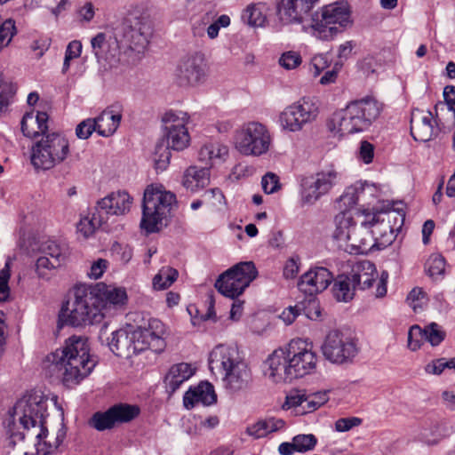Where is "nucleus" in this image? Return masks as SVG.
<instances>
[{
	"label": "nucleus",
	"mask_w": 455,
	"mask_h": 455,
	"mask_svg": "<svg viewBox=\"0 0 455 455\" xmlns=\"http://www.w3.org/2000/svg\"><path fill=\"white\" fill-rule=\"evenodd\" d=\"M204 199L216 211L221 212L226 208V198L220 188H212L205 191Z\"/></svg>",
	"instance_id": "obj_46"
},
{
	"label": "nucleus",
	"mask_w": 455,
	"mask_h": 455,
	"mask_svg": "<svg viewBox=\"0 0 455 455\" xmlns=\"http://www.w3.org/2000/svg\"><path fill=\"white\" fill-rule=\"evenodd\" d=\"M359 199V190L356 187H348L343 195L339 197L340 206H344L346 210L355 206Z\"/></svg>",
	"instance_id": "obj_50"
},
{
	"label": "nucleus",
	"mask_w": 455,
	"mask_h": 455,
	"mask_svg": "<svg viewBox=\"0 0 455 455\" xmlns=\"http://www.w3.org/2000/svg\"><path fill=\"white\" fill-rule=\"evenodd\" d=\"M352 24L351 11L347 3L337 2L323 6L320 12L312 15L310 27L315 37L330 41Z\"/></svg>",
	"instance_id": "obj_9"
},
{
	"label": "nucleus",
	"mask_w": 455,
	"mask_h": 455,
	"mask_svg": "<svg viewBox=\"0 0 455 455\" xmlns=\"http://www.w3.org/2000/svg\"><path fill=\"white\" fill-rule=\"evenodd\" d=\"M62 264H56L53 259L43 255L39 257L36 263V269L39 276L44 277L46 270H51L60 267Z\"/></svg>",
	"instance_id": "obj_57"
},
{
	"label": "nucleus",
	"mask_w": 455,
	"mask_h": 455,
	"mask_svg": "<svg viewBox=\"0 0 455 455\" xmlns=\"http://www.w3.org/2000/svg\"><path fill=\"white\" fill-rule=\"evenodd\" d=\"M69 152L68 140L58 132L46 133L32 147L31 164L36 169L50 170L63 162Z\"/></svg>",
	"instance_id": "obj_11"
},
{
	"label": "nucleus",
	"mask_w": 455,
	"mask_h": 455,
	"mask_svg": "<svg viewBox=\"0 0 455 455\" xmlns=\"http://www.w3.org/2000/svg\"><path fill=\"white\" fill-rule=\"evenodd\" d=\"M267 7L263 3L249 4L243 12L242 20L251 27H263L267 21Z\"/></svg>",
	"instance_id": "obj_39"
},
{
	"label": "nucleus",
	"mask_w": 455,
	"mask_h": 455,
	"mask_svg": "<svg viewBox=\"0 0 455 455\" xmlns=\"http://www.w3.org/2000/svg\"><path fill=\"white\" fill-rule=\"evenodd\" d=\"M321 350L327 361L342 365L354 361L359 352V347L356 340L350 335L333 330L326 335Z\"/></svg>",
	"instance_id": "obj_13"
},
{
	"label": "nucleus",
	"mask_w": 455,
	"mask_h": 455,
	"mask_svg": "<svg viewBox=\"0 0 455 455\" xmlns=\"http://www.w3.org/2000/svg\"><path fill=\"white\" fill-rule=\"evenodd\" d=\"M182 183L187 189L192 192H196L205 188L210 183L209 168L203 167L198 169L196 166H190L185 172Z\"/></svg>",
	"instance_id": "obj_35"
},
{
	"label": "nucleus",
	"mask_w": 455,
	"mask_h": 455,
	"mask_svg": "<svg viewBox=\"0 0 455 455\" xmlns=\"http://www.w3.org/2000/svg\"><path fill=\"white\" fill-rule=\"evenodd\" d=\"M332 279L333 275L329 269L314 267L299 277L298 288L305 294L312 296L327 289Z\"/></svg>",
	"instance_id": "obj_24"
},
{
	"label": "nucleus",
	"mask_w": 455,
	"mask_h": 455,
	"mask_svg": "<svg viewBox=\"0 0 455 455\" xmlns=\"http://www.w3.org/2000/svg\"><path fill=\"white\" fill-rule=\"evenodd\" d=\"M10 265L6 262L4 267L0 270V301H7L10 297L8 282L10 279Z\"/></svg>",
	"instance_id": "obj_49"
},
{
	"label": "nucleus",
	"mask_w": 455,
	"mask_h": 455,
	"mask_svg": "<svg viewBox=\"0 0 455 455\" xmlns=\"http://www.w3.org/2000/svg\"><path fill=\"white\" fill-rule=\"evenodd\" d=\"M283 426L284 421L283 419L268 418L248 427L247 433L255 438H262L272 432L283 428Z\"/></svg>",
	"instance_id": "obj_41"
},
{
	"label": "nucleus",
	"mask_w": 455,
	"mask_h": 455,
	"mask_svg": "<svg viewBox=\"0 0 455 455\" xmlns=\"http://www.w3.org/2000/svg\"><path fill=\"white\" fill-rule=\"evenodd\" d=\"M300 259L298 256L291 257L285 262L283 275L286 279H293L299 271Z\"/></svg>",
	"instance_id": "obj_58"
},
{
	"label": "nucleus",
	"mask_w": 455,
	"mask_h": 455,
	"mask_svg": "<svg viewBox=\"0 0 455 455\" xmlns=\"http://www.w3.org/2000/svg\"><path fill=\"white\" fill-rule=\"evenodd\" d=\"M47 399L40 392H31L19 399L4 421L9 445L13 447L18 441H27L35 451L26 455H47L61 444L65 432L60 429L55 436H49L44 426Z\"/></svg>",
	"instance_id": "obj_1"
},
{
	"label": "nucleus",
	"mask_w": 455,
	"mask_h": 455,
	"mask_svg": "<svg viewBox=\"0 0 455 455\" xmlns=\"http://www.w3.org/2000/svg\"><path fill=\"white\" fill-rule=\"evenodd\" d=\"M132 198L125 191L113 192L97 203L98 210L108 221L109 215H123L130 211Z\"/></svg>",
	"instance_id": "obj_25"
},
{
	"label": "nucleus",
	"mask_w": 455,
	"mask_h": 455,
	"mask_svg": "<svg viewBox=\"0 0 455 455\" xmlns=\"http://www.w3.org/2000/svg\"><path fill=\"white\" fill-rule=\"evenodd\" d=\"M318 115V107L310 98H302L287 107L280 116V123L290 132L300 131L303 126L313 122Z\"/></svg>",
	"instance_id": "obj_19"
},
{
	"label": "nucleus",
	"mask_w": 455,
	"mask_h": 455,
	"mask_svg": "<svg viewBox=\"0 0 455 455\" xmlns=\"http://www.w3.org/2000/svg\"><path fill=\"white\" fill-rule=\"evenodd\" d=\"M336 228L333 232V238L338 242L339 246L347 251L353 229L356 223L347 211H342L335 217Z\"/></svg>",
	"instance_id": "obj_29"
},
{
	"label": "nucleus",
	"mask_w": 455,
	"mask_h": 455,
	"mask_svg": "<svg viewBox=\"0 0 455 455\" xmlns=\"http://www.w3.org/2000/svg\"><path fill=\"white\" fill-rule=\"evenodd\" d=\"M318 0H279L276 15L284 25L303 24L311 16V11Z\"/></svg>",
	"instance_id": "obj_20"
},
{
	"label": "nucleus",
	"mask_w": 455,
	"mask_h": 455,
	"mask_svg": "<svg viewBox=\"0 0 455 455\" xmlns=\"http://www.w3.org/2000/svg\"><path fill=\"white\" fill-rule=\"evenodd\" d=\"M350 275L356 287L364 290L372 286L376 282L375 276L378 275L373 263L363 260L353 265Z\"/></svg>",
	"instance_id": "obj_31"
},
{
	"label": "nucleus",
	"mask_w": 455,
	"mask_h": 455,
	"mask_svg": "<svg viewBox=\"0 0 455 455\" xmlns=\"http://www.w3.org/2000/svg\"><path fill=\"white\" fill-rule=\"evenodd\" d=\"M235 143L242 155L259 156L268 151L271 136L265 125L251 122L237 132Z\"/></svg>",
	"instance_id": "obj_15"
},
{
	"label": "nucleus",
	"mask_w": 455,
	"mask_h": 455,
	"mask_svg": "<svg viewBox=\"0 0 455 455\" xmlns=\"http://www.w3.org/2000/svg\"><path fill=\"white\" fill-rule=\"evenodd\" d=\"M425 334V340L429 342L432 346H438L446 336V332L442 326L436 323H431L423 328Z\"/></svg>",
	"instance_id": "obj_45"
},
{
	"label": "nucleus",
	"mask_w": 455,
	"mask_h": 455,
	"mask_svg": "<svg viewBox=\"0 0 455 455\" xmlns=\"http://www.w3.org/2000/svg\"><path fill=\"white\" fill-rule=\"evenodd\" d=\"M106 222L105 216L95 207L93 212L80 220L77 224V231L82 234L84 238H88L94 234L96 229Z\"/></svg>",
	"instance_id": "obj_38"
},
{
	"label": "nucleus",
	"mask_w": 455,
	"mask_h": 455,
	"mask_svg": "<svg viewBox=\"0 0 455 455\" xmlns=\"http://www.w3.org/2000/svg\"><path fill=\"white\" fill-rule=\"evenodd\" d=\"M425 340L424 331L419 325H413L408 331V347L416 351L421 347V342Z\"/></svg>",
	"instance_id": "obj_48"
},
{
	"label": "nucleus",
	"mask_w": 455,
	"mask_h": 455,
	"mask_svg": "<svg viewBox=\"0 0 455 455\" xmlns=\"http://www.w3.org/2000/svg\"><path fill=\"white\" fill-rule=\"evenodd\" d=\"M52 371H56L61 377L62 383L68 387L78 385L88 377L96 361L90 355L88 339L73 335L66 339L61 348L48 355Z\"/></svg>",
	"instance_id": "obj_3"
},
{
	"label": "nucleus",
	"mask_w": 455,
	"mask_h": 455,
	"mask_svg": "<svg viewBox=\"0 0 455 455\" xmlns=\"http://www.w3.org/2000/svg\"><path fill=\"white\" fill-rule=\"evenodd\" d=\"M60 316L75 327L99 323L105 318L92 285L76 288L74 300L62 307Z\"/></svg>",
	"instance_id": "obj_10"
},
{
	"label": "nucleus",
	"mask_w": 455,
	"mask_h": 455,
	"mask_svg": "<svg viewBox=\"0 0 455 455\" xmlns=\"http://www.w3.org/2000/svg\"><path fill=\"white\" fill-rule=\"evenodd\" d=\"M93 132H97V124L93 118L82 121L76 129V134L79 139H88Z\"/></svg>",
	"instance_id": "obj_51"
},
{
	"label": "nucleus",
	"mask_w": 455,
	"mask_h": 455,
	"mask_svg": "<svg viewBox=\"0 0 455 455\" xmlns=\"http://www.w3.org/2000/svg\"><path fill=\"white\" fill-rule=\"evenodd\" d=\"M355 289L350 275H339L334 280L332 293L338 301L347 302L354 298Z\"/></svg>",
	"instance_id": "obj_37"
},
{
	"label": "nucleus",
	"mask_w": 455,
	"mask_h": 455,
	"mask_svg": "<svg viewBox=\"0 0 455 455\" xmlns=\"http://www.w3.org/2000/svg\"><path fill=\"white\" fill-rule=\"evenodd\" d=\"M258 271L252 261H243L222 273L215 283V288L225 297L240 296L257 277Z\"/></svg>",
	"instance_id": "obj_12"
},
{
	"label": "nucleus",
	"mask_w": 455,
	"mask_h": 455,
	"mask_svg": "<svg viewBox=\"0 0 455 455\" xmlns=\"http://www.w3.org/2000/svg\"><path fill=\"white\" fill-rule=\"evenodd\" d=\"M228 148L220 142H209L204 144L199 151V160L206 165L212 166L221 163L228 156Z\"/></svg>",
	"instance_id": "obj_36"
},
{
	"label": "nucleus",
	"mask_w": 455,
	"mask_h": 455,
	"mask_svg": "<svg viewBox=\"0 0 455 455\" xmlns=\"http://www.w3.org/2000/svg\"><path fill=\"white\" fill-rule=\"evenodd\" d=\"M374 156V147L370 142L363 140L360 144L359 157L364 164L372 162Z\"/></svg>",
	"instance_id": "obj_59"
},
{
	"label": "nucleus",
	"mask_w": 455,
	"mask_h": 455,
	"mask_svg": "<svg viewBox=\"0 0 455 455\" xmlns=\"http://www.w3.org/2000/svg\"><path fill=\"white\" fill-rule=\"evenodd\" d=\"M176 204V196L162 185H149L144 191L140 228L148 234L166 226Z\"/></svg>",
	"instance_id": "obj_6"
},
{
	"label": "nucleus",
	"mask_w": 455,
	"mask_h": 455,
	"mask_svg": "<svg viewBox=\"0 0 455 455\" xmlns=\"http://www.w3.org/2000/svg\"><path fill=\"white\" fill-rule=\"evenodd\" d=\"M317 443L316 437L312 434L297 435L291 443H282L278 447L281 455H292L297 452H307L315 449Z\"/></svg>",
	"instance_id": "obj_33"
},
{
	"label": "nucleus",
	"mask_w": 455,
	"mask_h": 455,
	"mask_svg": "<svg viewBox=\"0 0 455 455\" xmlns=\"http://www.w3.org/2000/svg\"><path fill=\"white\" fill-rule=\"evenodd\" d=\"M93 119L97 124V133L102 137H109L113 135L119 127L122 115L108 108Z\"/></svg>",
	"instance_id": "obj_34"
},
{
	"label": "nucleus",
	"mask_w": 455,
	"mask_h": 455,
	"mask_svg": "<svg viewBox=\"0 0 455 455\" xmlns=\"http://www.w3.org/2000/svg\"><path fill=\"white\" fill-rule=\"evenodd\" d=\"M395 212H389L388 222ZM394 239L393 228L389 223H379L375 215H367V220L361 221L360 225L353 229L351 241L347 252L354 254H366L374 249L379 250L390 244Z\"/></svg>",
	"instance_id": "obj_8"
},
{
	"label": "nucleus",
	"mask_w": 455,
	"mask_h": 455,
	"mask_svg": "<svg viewBox=\"0 0 455 455\" xmlns=\"http://www.w3.org/2000/svg\"><path fill=\"white\" fill-rule=\"evenodd\" d=\"M108 264V260L99 259L98 260L92 263L90 272L88 274L89 276L93 279L100 278L105 270L107 269Z\"/></svg>",
	"instance_id": "obj_62"
},
{
	"label": "nucleus",
	"mask_w": 455,
	"mask_h": 455,
	"mask_svg": "<svg viewBox=\"0 0 455 455\" xmlns=\"http://www.w3.org/2000/svg\"><path fill=\"white\" fill-rule=\"evenodd\" d=\"M108 347L116 355L124 358H130L141 352L132 326L113 331Z\"/></svg>",
	"instance_id": "obj_23"
},
{
	"label": "nucleus",
	"mask_w": 455,
	"mask_h": 455,
	"mask_svg": "<svg viewBox=\"0 0 455 455\" xmlns=\"http://www.w3.org/2000/svg\"><path fill=\"white\" fill-rule=\"evenodd\" d=\"M178 271L171 267H164L155 275L153 286L156 290H164L170 287L178 277Z\"/></svg>",
	"instance_id": "obj_42"
},
{
	"label": "nucleus",
	"mask_w": 455,
	"mask_h": 455,
	"mask_svg": "<svg viewBox=\"0 0 455 455\" xmlns=\"http://www.w3.org/2000/svg\"><path fill=\"white\" fill-rule=\"evenodd\" d=\"M382 104L372 97L351 101L346 108L335 112L327 123L334 136L362 132L379 117Z\"/></svg>",
	"instance_id": "obj_4"
},
{
	"label": "nucleus",
	"mask_w": 455,
	"mask_h": 455,
	"mask_svg": "<svg viewBox=\"0 0 455 455\" xmlns=\"http://www.w3.org/2000/svg\"><path fill=\"white\" fill-rule=\"evenodd\" d=\"M47 122L48 115L45 112H27L20 122L21 132L25 137L31 139L44 136L48 131Z\"/></svg>",
	"instance_id": "obj_28"
},
{
	"label": "nucleus",
	"mask_w": 455,
	"mask_h": 455,
	"mask_svg": "<svg viewBox=\"0 0 455 455\" xmlns=\"http://www.w3.org/2000/svg\"><path fill=\"white\" fill-rule=\"evenodd\" d=\"M302 311L306 317L310 320H317L321 316L319 304L315 300L308 301L306 307L302 306Z\"/></svg>",
	"instance_id": "obj_63"
},
{
	"label": "nucleus",
	"mask_w": 455,
	"mask_h": 455,
	"mask_svg": "<svg viewBox=\"0 0 455 455\" xmlns=\"http://www.w3.org/2000/svg\"><path fill=\"white\" fill-rule=\"evenodd\" d=\"M140 412L138 405L117 403L105 411H97L89 419L90 427L98 431L114 428L116 425L128 423L136 419Z\"/></svg>",
	"instance_id": "obj_18"
},
{
	"label": "nucleus",
	"mask_w": 455,
	"mask_h": 455,
	"mask_svg": "<svg viewBox=\"0 0 455 455\" xmlns=\"http://www.w3.org/2000/svg\"><path fill=\"white\" fill-rule=\"evenodd\" d=\"M229 25V16L227 14H222L207 28V35L211 39H214L218 36L220 28H227Z\"/></svg>",
	"instance_id": "obj_55"
},
{
	"label": "nucleus",
	"mask_w": 455,
	"mask_h": 455,
	"mask_svg": "<svg viewBox=\"0 0 455 455\" xmlns=\"http://www.w3.org/2000/svg\"><path fill=\"white\" fill-rule=\"evenodd\" d=\"M16 33L15 21L12 19L4 20L0 17V51L9 45Z\"/></svg>",
	"instance_id": "obj_43"
},
{
	"label": "nucleus",
	"mask_w": 455,
	"mask_h": 455,
	"mask_svg": "<svg viewBox=\"0 0 455 455\" xmlns=\"http://www.w3.org/2000/svg\"><path fill=\"white\" fill-rule=\"evenodd\" d=\"M92 49L98 62H110L118 53L119 41L115 36V40L110 42L106 39L104 33L97 34L91 40Z\"/></svg>",
	"instance_id": "obj_30"
},
{
	"label": "nucleus",
	"mask_w": 455,
	"mask_h": 455,
	"mask_svg": "<svg viewBox=\"0 0 455 455\" xmlns=\"http://www.w3.org/2000/svg\"><path fill=\"white\" fill-rule=\"evenodd\" d=\"M329 400L328 391H320L306 395V413L312 412L323 405Z\"/></svg>",
	"instance_id": "obj_47"
},
{
	"label": "nucleus",
	"mask_w": 455,
	"mask_h": 455,
	"mask_svg": "<svg viewBox=\"0 0 455 455\" xmlns=\"http://www.w3.org/2000/svg\"><path fill=\"white\" fill-rule=\"evenodd\" d=\"M302 312V305L290 306L281 315V318L286 324H291Z\"/></svg>",
	"instance_id": "obj_61"
},
{
	"label": "nucleus",
	"mask_w": 455,
	"mask_h": 455,
	"mask_svg": "<svg viewBox=\"0 0 455 455\" xmlns=\"http://www.w3.org/2000/svg\"><path fill=\"white\" fill-rule=\"evenodd\" d=\"M411 134L417 141H429L435 135L433 115L430 111L415 109L411 117Z\"/></svg>",
	"instance_id": "obj_26"
},
{
	"label": "nucleus",
	"mask_w": 455,
	"mask_h": 455,
	"mask_svg": "<svg viewBox=\"0 0 455 455\" xmlns=\"http://www.w3.org/2000/svg\"><path fill=\"white\" fill-rule=\"evenodd\" d=\"M152 35L150 22L142 17L129 15L115 28V36L119 43L126 44L137 52H143Z\"/></svg>",
	"instance_id": "obj_14"
},
{
	"label": "nucleus",
	"mask_w": 455,
	"mask_h": 455,
	"mask_svg": "<svg viewBox=\"0 0 455 455\" xmlns=\"http://www.w3.org/2000/svg\"><path fill=\"white\" fill-rule=\"evenodd\" d=\"M266 375L274 382H291L315 371L317 355L311 343L292 339L285 347L275 349L266 361Z\"/></svg>",
	"instance_id": "obj_2"
},
{
	"label": "nucleus",
	"mask_w": 455,
	"mask_h": 455,
	"mask_svg": "<svg viewBox=\"0 0 455 455\" xmlns=\"http://www.w3.org/2000/svg\"><path fill=\"white\" fill-rule=\"evenodd\" d=\"M195 373V370L190 364L180 363L172 365L166 376L164 377V384L166 391L172 395L187 381Z\"/></svg>",
	"instance_id": "obj_32"
},
{
	"label": "nucleus",
	"mask_w": 455,
	"mask_h": 455,
	"mask_svg": "<svg viewBox=\"0 0 455 455\" xmlns=\"http://www.w3.org/2000/svg\"><path fill=\"white\" fill-rule=\"evenodd\" d=\"M210 371L219 375L227 389L236 392L246 388L251 381V371L239 357L235 347L218 345L210 353Z\"/></svg>",
	"instance_id": "obj_5"
},
{
	"label": "nucleus",
	"mask_w": 455,
	"mask_h": 455,
	"mask_svg": "<svg viewBox=\"0 0 455 455\" xmlns=\"http://www.w3.org/2000/svg\"><path fill=\"white\" fill-rule=\"evenodd\" d=\"M341 67V61L336 62L333 68L331 70L326 71L324 75L320 78V84L326 85L334 83L336 81L338 73L339 72Z\"/></svg>",
	"instance_id": "obj_64"
},
{
	"label": "nucleus",
	"mask_w": 455,
	"mask_h": 455,
	"mask_svg": "<svg viewBox=\"0 0 455 455\" xmlns=\"http://www.w3.org/2000/svg\"><path fill=\"white\" fill-rule=\"evenodd\" d=\"M445 259L440 254H432L426 262V271L432 278L443 275Z\"/></svg>",
	"instance_id": "obj_44"
},
{
	"label": "nucleus",
	"mask_w": 455,
	"mask_h": 455,
	"mask_svg": "<svg viewBox=\"0 0 455 455\" xmlns=\"http://www.w3.org/2000/svg\"><path fill=\"white\" fill-rule=\"evenodd\" d=\"M39 251L56 264H63L68 256V248L65 243L50 239L41 243Z\"/></svg>",
	"instance_id": "obj_40"
},
{
	"label": "nucleus",
	"mask_w": 455,
	"mask_h": 455,
	"mask_svg": "<svg viewBox=\"0 0 455 455\" xmlns=\"http://www.w3.org/2000/svg\"><path fill=\"white\" fill-rule=\"evenodd\" d=\"M306 395L300 394H290L286 396V401L283 407L284 409L290 408H301V411H298L299 413H306Z\"/></svg>",
	"instance_id": "obj_53"
},
{
	"label": "nucleus",
	"mask_w": 455,
	"mask_h": 455,
	"mask_svg": "<svg viewBox=\"0 0 455 455\" xmlns=\"http://www.w3.org/2000/svg\"><path fill=\"white\" fill-rule=\"evenodd\" d=\"M327 59L324 55H316L311 60L310 71L314 76H317L327 68Z\"/></svg>",
	"instance_id": "obj_60"
},
{
	"label": "nucleus",
	"mask_w": 455,
	"mask_h": 455,
	"mask_svg": "<svg viewBox=\"0 0 455 455\" xmlns=\"http://www.w3.org/2000/svg\"><path fill=\"white\" fill-rule=\"evenodd\" d=\"M217 401L213 386L209 382H201L198 386L189 388L183 397V403L187 409H192L196 404L212 405Z\"/></svg>",
	"instance_id": "obj_27"
},
{
	"label": "nucleus",
	"mask_w": 455,
	"mask_h": 455,
	"mask_svg": "<svg viewBox=\"0 0 455 455\" xmlns=\"http://www.w3.org/2000/svg\"><path fill=\"white\" fill-rule=\"evenodd\" d=\"M339 174L333 166L323 169L301 182V203L312 205L337 185Z\"/></svg>",
	"instance_id": "obj_16"
},
{
	"label": "nucleus",
	"mask_w": 455,
	"mask_h": 455,
	"mask_svg": "<svg viewBox=\"0 0 455 455\" xmlns=\"http://www.w3.org/2000/svg\"><path fill=\"white\" fill-rule=\"evenodd\" d=\"M135 331L141 352L146 349L162 352L164 349V336L166 331L164 324L159 319H149L147 326H140L135 329Z\"/></svg>",
	"instance_id": "obj_22"
},
{
	"label": "nucleus",
	"mask_w": 455,
	"mask_h": 455,
	"mask_svg": "<svg viewBox=\"0 0 455 455\" xmlns=\"http://www.w3.org/2000/svg\"><path fill=\"white\" fill-rule=\"evenodd\" d=\"M363 420L357 417L340 418L335 422V430L338 432H347L355 427L362 424Z\"/></svg>",
	"instance_id": "obj_56"
},
{
	"label": "nucleus",
	"mask_w": 455,
	"mask_h": 455,
	"mask_svg": "<svg viewBox=\"0 0 455 455\" xmlns=\"http://www.w3.org/2000/svg\"><path fill=\"white\" fill-rule=\"evenodd\" d=\"M189 116L186 112L170 110L163 117L164 139L166 147L158 145L154 158L155 167L157 171H164L169 164L170 148L180 151L186 148L190 142V136L187 128Z\"/></svg>",
	"instance_id": "obj_7"
},
{
	"label": "nucleus",
	"mask_w": 455,
	"mask_h": 455,
	"mask_svg": "<svg viewBox=\"0 0 455 455\" xmlns=\"http://www.w3.org/2000/svg\"><path fill=\"white\" fill-rule=\"evenodd\" d=\"M175 77L181 86L196 87L207 80V65L203 53L195 52L182 57L177 65Z\"/></svg>",
	"instance_id": "obj_17"
},
{
	"label": "nucleus",
	"mask_w": 455,
	"mask_h": 455,
	"mask_svg": "<svg viewBox=\"0 0 455 455\" xmlns=\"http://www.w3.org/2000/svg\"><path fill=\"white\" fill-rule=\"evenodd\" d=\"M92 288L99 300L101 311H104V317L116 314L127 302V293L124 288L107 285L104 283L92 285Z\"/></svg>",
	"instance_id": "obj_21"
},
{
	"label": "nucleus",
	"mask_w": 455,
	"mask_h": 455,
	"mask_svg": "<svg viewBox=\"0 0 455 455\" xmlns=\"http://www.w3.org/2000/svg\"><path fill=\"white\" fill-rule=\"evenodd\" d=\"M301 63V57L294 52H287L282 54L279 64L285 69H293Z\"/></svg>",
	"instance_id": "obj_54"
},
{
	"label": "nucleus",
	"mask_w": 455,
	"mask_h": 455,
	"mask_svg": "<svg viewBox=\"0 0 455 455\" xmlns=\"http://www.w3.org/2000/svg\"><path fill=\"white\" fill-rule=\"evenodd\" d=\"M261 185L266 194H273L281 188L279 177L273 172H267L263 176Z\"/></svg>",
	"instance_id": "obj_52"
}]
</instances>
